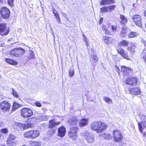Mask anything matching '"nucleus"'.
I'll use <instances>...</instances> for the list:
<instances>
[{
	"instance_id": "nucleus-59",
	"label": "nucleus",
	"mask_w": 146,
	"mask_h": 146,
	"mask_svg": "<svg viewBox=\"0 0 146 146\" xmlns=\"http://www.w3.org/2000/svg\"><path fill=\"white\" fill-rule=\"evenodd\" d=\"M1 124V123L0 122V125Z\"/></svg>"
},
{
	"instance_id": "nucleus-26",
	"label": "nucleus",
	"mask_w": 146,
	"mask_h": 146,
	"mask_svg": "<svg viewBox=\"0 0 146 146\" xmlns=\"http://www.w3.org/2000/svg\"><path fill=\"white\" fill-rule=\"evenodd\" d=\"M120 22L122 25H125L127 22V19L123 15L120 14Z\"/></svg>"
},
{
	"instance_id": "nucleus-38",
	"label": "nucleus",
	"mask_w": 146,
	"mask_h": 146,
	"mask_svg": "<svg viewBox=\"0 0 146 146\" xmlns=\"http://www.w3.org/2000/svg\"><path fill=\"white\" fill-rule=\"evenodd\" d=\"M92 61L94 62H96L98 61V58L96 55H93L92 57Z\"/></svg>"
},
{
	"instance_id": "nucleus-2",
	"label": "nucleus",
	"mask_w": 146,
	"mask_h": 146,
	"mask_svg": "<svg viewBox=\"0 0 146 146\" xmlns=\"http://www.w3.org/2000/svg\"><path fill=\"white\" fill-rule=\"evenodd\" d=\"M25 52V50L19 48H14L10 52L9 54L13 57L20 58L22 57L23 54Z\"/></svg>"
},
{
	"instance_id": "nucleus-32",
	"label": "nucleus",
	"mask_w": 146,
	"mask_h": 146,
	"mask_svg": "<svg viewBox=\"0 0 146 146\" xmlns=\"http://www.w3.org/2000/svg\"><path fill=\"white\" fill-rule=\"evenodd\" d=\"M108 12H110L113 10L115 7V5H112L107 7Z\"/></svg>"
},
{
	"instance_id": "nucleus-51",
	"label": "nucleus",
	"mask_w": 146,
	"mask_h": 146,
	"mask_svg": "<svg viewBox=\"0 0 146 146\" xmlns=\"http://www.w3.org/2000/svg\"><path fill=\"white\" fill-rule=\"evenodd\" d=\"M103 19L102 18H101L100 20L99 23L100 24L103 21Z\"/></svg>"
},
{
	"instance_id": "nucleus-47",
	"label": "nucleus",
	"mask_w": 146,
	"mask_h": 146,
	"mask_svg": "<svg viewBox=\"0 0 146 146\" xmlns=\"http://www.w3.org/2000/svg\"><path fill=\"white\" fill-rule=\"evenodd\" d=\"M52 11H53V13L54 14H56L57 13H58V12L55 9H52Z\"/></svg>"
},
{
	"instance_id": "nucleus-28",
	"label": "nucleus",
	"mask_w": 146,
	"mask_h": 146,
	"mask_svg": "<svg viewBox=\"0 0 146 146\" xmlns=\"http://www.w3.org/2000/svg\"><path fill=\"white\" fill-rule=\"evenodd\" d=\"M41 142L40 141H33L30 144V146H40Z\"/></svg>"
},
{
	"instance_id": "nucleus-37",
	"label": "nucleus",
	"mask_w": 146,
	"mask_h": 146,
	"mask_svg": "<svg viewBox=\"0 0 146 146\" xmlns=\"http://www.w3.org/2000/svg\"><path fill=\"white\" fill-rule=\"evenodd\" d=\"M104 100L107 103H110L112 101V100L107 97H104L103 98Z\"/></svg>"
},
{
	"instance_id": "nucleus-6",
	"label": "nucleus",
	"mask_w": 146,
	"mask_h": 146,
	"mask_svg": "<svg viewBox=\"0 0 146 146\" xmlns=\"http://www.w3.org/2000/svg\"><path fill=\"white\" fill-rule=\"evenodd\" d=\"M0 13L2 17L4 19H7L9 18L10 11L7 7H3L1 8Z\"/></svg>"
},
{
	"instance_id": "nucleus-57",
	"label": "nucleus",
	"mask_w": 146,
	"mask_h": 146,
	"mask_svg": "<svg viewBox=\"0 0 146 146\" xmlns=\"http://www.w3.org/2000/svg\"><path fill=\"white\" fill-rule=\"evenodd\" d=\"M1 137V135L0 134V138Z\"/></svg>"
},
{
	"instance_id": "nucleus-52",
	"label": "nucleus",
	"mask_w": 146,
	"mask_h": 146,
	"mask_svg": "<svg viewBox=\"0 0 146 146\" xmlns=\"http://www.w3.org/2000/svg\"><path fill=\"white\" fill-rule=\"evenodd\" d=\"M85 41L86 42V45L87 46H89V44H88V43H87V42H88V39H86L85 40Z\"/></svg>"
},
{
	"instance_id": "nucleus-54",
	"label": "nucleus",
	"mask_w": 146,
	"mask_h": 146,
	"mask_svg": "<svg viewBox=\"0 0 146 146\" xmlns=\"http://www.w3.org/2000/svg\"><path fill=\"white\" fill-rule=\"evenodd\" d=\"M144 15L146 17V9L144 12Z\"/></svg>"
},
{
	"instance_id": "nucleus-8",
	"label": "nucleus",
	"mask_w": 146,
	"mask_h": 146,
	"mask_svg": "<svg viewBox=\"0 0 146 146\" xmlns=\"http://www.w3.org/2000/svg\"><path fill=\"white\" fill-rule=\"evenodd\" d=\"M78 129V127H75L71 128L68 133L69 137L73 140H75L77 137L76 132Z\"/></svg>"
},
{
	"instance_id": "nucleus-13",
	"label": "nucleus",
	"mask_w": 146,
	"mask_h": 146,
	"mask_svg": "<svg viewBox=\"0 0 146 146\" xmlns=\"http://www.w3.org/2000/svg\"><path fill=\"white\" fill-rule=\"evenodd\" d=\"M15 125L17 127V128L20 130L29 128L31 126V124H23L18 123H15Z\"/></svg>"
},
{
	"instance_id": "nucleus-35",
	"label": "nucleus",
	"mask_w": 146,
	"mask_h": 146,
	"mask_svg": "<svg viewBox=\"0 0 146 146\" xmlns=\"http://www.w3.org/2000/svg\"><path fill=\"white\" fill-rule=\"evenodd\" d=\"M100 10L101 11L100 12H101L102 13H104L105 12H108L107 7H103L102 8H101Z\"/></svg>"
},
{
	"instance_id": "nucleus-17",
	"label": "nucleus",
	"mask_w": 146,
	"mask_h": 146,
	"mask_svg": "<svg viewBox=\"0 0 146 146\" xmlns=\"http://www.w3.org/2000/svg\"><path fill=\"white\" fill-rule=\"evenodd\" d=\"M65 133L66 129L64 127L61 126L58 128V136L63 137L64 136Z\"/></svg>"
},
{
	"instance_id": "nucleus-15",
	"label": "nucleus",
	"mask_w": 146,
	"mask_h": 146,
	"mask_svg": "<svg viewBox=\"0 0 146 146\" xmlns=\"http://www.w3.org/2000/svg\"><path fill=\"white\" fill-rule=\"evenodd\" d=\"M68 123L70 125H76L79 122V119L77 117L74 116L70 118L68 121Z\"/></svg>"
},
{
	"instance_id": "nucleus-12",
	"label": "nucleus",
	"mask_w": 146,
	"mask_h": 146,
	"mask_svg": "<svg viewBox=\"0 0 146 146\" xmlns=\"http://www.w3.org/2000/svg\"><path fill=\"white\" fill-rule=\"evenodd\" d=\"M132 19L136 25L140 27L142 26V21L140 15H135L133 16Z\"/></svg>"
},
{
	"instance_id": "nucleus-46",
	"label": "nucleus",
	"mask_w": 146,
	"mask_h": 146,
	"mask_svg": "<svg viewBox=\"0 0 146 146\" xmlns=\"http://www.w3.org/2000/svg\"><path fill=\"white\" fill-rule=\"evenodd\" d=\"M141 119L143 121H145L146 120V116L144 115H142L141 116Z\"/></svg>"
},
{
	"instance_id": "nucleus-39",
	"label": "nucleus",
	"mask_w": 146,
	"mask_h": 146,
	"mask_svg": "<svg viewBox=\"0 0 146 146\" xmlns=\"http://www.w3.org/2000/svg\"><path fill=\"white\" fill-rule=\"evenodd\" d=\"M74 74V70L73 69H70L69 70V76L71 77H72L73 76Z\"/></svg>"
},
{
	"instance_id": "nucleus-44",
	"label": "nucleus",
	"mask_w": 146,
	"mask_h": 146,
	"mask_svg": "<svg viewBox=\"0 0 146 146\" xmlns=\"http://www.w3.org/2000/svg\"><path fill=\"white\" fill-rule=\"evenodd\" d=\"M115 70L119 74L120 73V70L119 67L117 65L115 66Z\"/></svg>"
},
{
	"instance_id": "nucleus-49",
	"label": "nucleus",
	"mask_w": 146,
	"mask_h": 146,
	"mask_svg": "<svg viewBox=\"0 0 146 146\" xmlns=\"http://www.w3.org/2000/svg\"><path fill=\"white\" fill-rule=\"evenodd\" d=\"M104 31H105V33L106 35H109L110 33V32L107 29H105Z\"/></svg>"
},
{
	"instance_id": "nucleus-5",
	"label": "nucleus",
	"mask_w": 146,
	"mask_h": 146,
	"mask_svg": "<svg viewBox=\"0 0 146 146\" xmlns=\"http://www.w3.org/2000/svg\"><path fill=\"white\" fill-rule=\"evenodd\" d=\"M112 137L113 140L115 142H120L122 139L123 136L121 133L119 131L116 130L113 132Z\"/></svg>"
},
{
	"instance_id": "nucleus-50",
	"label": "nucleus",
	"mask_w": 146,
	"mask_h": 146,
	"mask_svg": "<svg viewBox=\"0 0 146 146\" xmlns=\"http://www.w3.org/2000/svg\"><path fill=\"white\" fill-rule=\"evenodd\" d=\"M137 5H138L137 4L134 3L133 4V6L134 7V8H135L137 6Z\"/></svg>"
},
{
	"instance_id": "nucleus-30",
	"label": "nucleus",
	"mask_w": 146,
	"mask_h": 146,
	"mask_svg": "<svg viewBox=\"0 0 146 146\" xmlns=\"http://www.w3.org/2000/svg\"><path fill=\"white\" fill-rule=\"evenodd\" d=\"M139 35V34L137 33L132 32L129 34L128 36L129 38H133L138 36Z\"/></svg>"
},
{
	"instance_id": "nucleus-31",
	"label": "nucleus",
	"mask_w": 146,
	"mask_h": 146,
	"mask_svg": "<svg viewBox=\"0 0 146 146\" xmlns=\"http://www.w3.org/2000/svg\"><path fill=\"white\" fill-rule=\"evenodd\" d=\"M12 94L16 98H19V96L16 90H15L13 88L12 89Z\"/></svg>"
},
{
	"instance_id": "nucleus-33",
	"label": "nucleus",
	"mask_w": 146,
	"mask_h": 146,
	"mask_svg": "<svg viewBox=\"0 0 146 146\" xmlns=\"http://www.w3.org/2000/svg\"><path fill=\"white\" fill-rule=\"evenodd\" d=\"M103 136L104 138L106 139H110L112 137L110 134L106 133L104 134Z\"/></svg>"
},
{
	"instance_id": "nucleus-41",
	"label": "nucleus",
	"mask_w": 146,
	"mask_h": 146,
	"mask_svg": "<svg viewBox=\"0 0 146 146\" xmlns=\"http://www.w3.org/2000/svg\"><path fill=\"white\" fill-rule=\"evenodd\" d=\"M54 15L56 17V18L58 20L59 23H60V20L58 13L56 14H54Z\"/></svg>"
},
{
	"instance_id": "nucleus-22",
	"label": "nucleus",
	"mask_w": 146,
	"mask_h": 146,
	"mask_svg": "<svg viewBox=\"0 0 146 146\" xmlns=\"http://www.w3.org/2000/svg\"><path fill=\"white\" fill-rule=\"evenodd\" d=\"M118 53L120 54L124 58L127 60H129L127 55L124 53L123 50L122 48H119L117 50Z\"/></svg>"
},
{
	"instance_id": "nucleus-48",
	"label": "nucleus",
	"mask_w": 146,
	"mask_h": 146,
	"mask_svg": "<svg viewBox=\"0 0 146 146\" xmlns=\"http://www.w3.org/2000/svg\"><path fill=\"white\" fill-rule=\"evenodd\" d=\"M111 28L113 31H115L117 27L115 26L112 25Z\"/></svg>"
},
{
	"instance_id": "nucleus-36",
	"label": "nucleus",
	"mask_w": 146,
	"mask_h": 146,
	"mask_svg": "<svg viewBox=\"0 0 146 146\" xmlns=\"http://www.w3.org/2000/svg\"><path fill=\"white\" fill-rule=\"evenodd\" d=\"M127 49L132 54H134L135 52V50L134 48L133 47H128L127 48Z\"/></svg>"
},
{
	"instance_id": "nucleus-11",
	"label": "nucleus",
	"mask_w": 146,
	"mask_h": 146,
	"mask_svg": "<svg viewBox=\"0 0 146 146\" xmlns=\"http://www.w3.org/2000/svg\"><path fill=\"white\" fill-rule=\"evenodd\" d=\"M16 138V137L13 135H9L6 141L7 145L9 146H13L16 144L15 140Z\"/></svg>"
},
{
	"instance_id": "nucleus-55",
	"label": "nucleus",
	"mask_w": 146,
	"mask_h": 146,
	"mask_svg": "<svg viewBox=\"0 0 146 146\" xmlns=\"http://www.w3.org/2000/svg\"><path fill=\"white\" fill-rule=\"evenodd\" d=\"M143 136H145V133H144L143 134Z\"/></svg>"
},
{
	"instance_id": "nucleus-45",
	"label": "nucleus",
	"mask_w": 146,
	"mask_h": 146,
	"mask_svg": "<svg viewBox=\"0 0 146 146\" xmlns=\"http://www.w3.org/2000/svg\"><path fill=\"white\" fill-rule=\"evenodd\" d=\"M35 104L38 107H41V105L40 102H37L35 103Z\"/></svg>"
},
{
	"instance_id": "nucleus-53",
	"label": "nucleus",
	"mask_w": 146,
	"mask_h": 146,
	"mask_svg": "<svg viewBox=\"0 0 146 146\" xmlns=\"http://www.w3.org/2000/svg\"><path fill=\"white\" fill-rule=\"evenodd\" d=\"M144 45H145V48H146V42H144Z\"/></svg>"
},
{
	"instance_id": "nucleus-1",
	"label": "nucleus",
	"mask_w": 146,
	"mask_h": 146,
	"mask_svg": "<svg viewBox=\"0 0 146 146\" xmlns=\"http://www.w3.org/2000/svg\"><path fill=\"white\" fill-rule=\"evenodd\" d=\"M91 129L98 133H100L104 131L107 128V125L100 121L95 122L91 125Z\"/></svg>"
},
{
	"instance_id": "nucleus-10",
	"label": "nucleus",
	"mask_w": 146,
	"mask_h": 146,
	"mask_svg": "<svg viewBox=\"0 0 146 146\" xmlns=\"http://www.w3.org/2000/svg\"><path fill=\"white\" fill-rule=\"evenodd\" d=\"M125 92L127 93H130L134 95H139L141 93L140 90L138 88H128L125 89Z\"/></svg>"
},
{
	"instance_id": "nucleus-20",
	"label": "nucleus",
	"mask_w": 146,
	"mask_h": 146,
	"mask_svg": "<svg viewBox=\"0 0 146 146\" xmlns=\"http://www.w3.org/2000/svg\"><path fill=\"white\" fill-rule=\"evenodd\" d=\"M103 39L104 42L106 44H110L111 43L114 41V40L112 38L106 36H104Z\"/></svg>"
},
{
	"instance_id": "nucleus-19",
	"label": "nucleus",
	"mask_w": 146,
	"mask_h": 146,
	"mask_svg": "<svg viewBox=\"0 0 146 146\" xmlns=\"http://www.w3.org/2000/svg\"><path fill=\"white\" fill-rule=\"evenodd\" d=\"M138 127L139 131L143 133V130L146 127V121H143L140 123L138 122Z\"/></svg>"
},
{
	"instance_id": "nucleus-3",
	"label": "nucleus",
	"mask_w": 146,
	"mask_h": 146,
	"mask_svg": "<svg viewBox=\"0 0 146 146\" xmlns=\"http://www.w3.org/2000/svg\"><path fill=\"white\" fill-rule=\"evenodd\" d=\"M40 135L39 131L36 130H31L26 132L23 135L25 137L35 139L38 137Z\"/></svg>"
},
{
	"instance_id": "nucleus-25",
	"label": "nucleus",
	"mask_w": 146,
	"mask_h": 146,
	"mask_svg": "<svg viewBox=\"0 0 146 146\" xmlns=\"http://www.w3.org/2000/svg\"><path fill=\"white\" fill-rule=\"evenodd\" d=\"M5 61L7 62L12 65H16L18 64V62L16 61L9 58L6 59Z\"/></svg>"
},
{
	"instance_id": "nucleus-58",
	"label": "nucleus",
	"mask_w": 146,
	"mask_h": 146,
	"mask_svg": "<svg viewBox=\"0 0 146 146\" xmlns=\"http://www.w3.org/2000/svg\"><path fill=\"white\" fill-rule=\"evenodd\" d=\"M145 27L146 28V23L145 24Z\"/></svg>"
},
{
	"instance_id": "nucleus-16",
	"label": "nucleus",
	"mask_w": 146,
	"mask_h": 146,
	"mask_svg": "<svg viewBox=\"0 0 146 146\" xmlns=\"http://www.w3.org/2000/svg\"><path fill=\"white\" fill-rule=\"evenodd\" d=\"M60 122L59 121L57 122L55 119H53L49 121V123L48 127L51 129L56 127L57 125L60 124Z\"/></svg>"
},
{
	"instance_id": "nucleus-29",
	"label": "nucleus",
	"mask_w": 146,
	"mask_h": 146,
	"mask_svg": "<svg viewBox=\"0 0 146 146\" xmlns=\"http://www.w3.org/2000/svg\"><path fill=\"white\" fill-rule=\"evenodd\" d=\"M129 42L125 40H123L119 43V45L120 46H127L129 44Z\"/></svg>"
},
{
	"instance_id": "nucleus-34",
	"label": "nucleus",
	"mask_w": 146,
	"mask_h": 146,
	"mask_svg": "<svg viewBox=\"0 0 146 146\" xmlns=\"http://www.w3.org/2000/svg\"><path fill=\"white\" fill-rule=\"evenodd\" d=\"M19 107V105L18 104L15 102L13 104V110H15L18 108Z\"/></svg>"
},
{
	"instance_id": "nucleus-23",
	"label": "nucleus",
	"mask_w": 146,
	"mask_h": 146,
	"mask_svg": "<svg viewBox=\"0 0 146 146\" xmlns=\"http://www.w3.org/2000/svg\"><path fill=\"white\" fill-rule=\"evenodd\" d=\"M35 55L33 51L31 50H29V54L27 57V61H29L32 59H35Z\"/></svg>"
},
{
	"instance_id": "nucleus-4",
	"label": "nucleus",
	"mask_w": 146,
	"mask_h": 146,
	"mask_svg": "<svg viewBox=\"0 0 146 146\" xmlns=\"http://www.w3.org/2000/svg\"><path fill=\"white\" fill-rule=\"evenodd\" d=\"M21 115L24 117H31L33 115V112L31 109L24 108L21 111Z\"/></svg>"
},
{
	"instance_id": "nucleus-21",
	"label": "nucleus",
	"mask_w": 146,
	"mask_h": 146,
	"mask_svg": "<svg viewBox=\"0 0 146 146\" xmlns=\"http://www.w3.org/2000/svg\"><path fill=\"white\" fill-rule=\"evenodd\" d=\"M114 0H102L100 2L101 5H107L109 4L115 3Z\"/></svg>"
},
{
	"instance_id": "nucleus-42",
	"label": "nucleus",
	"mask_w": 146,
	"mask_h": 146,
	"mask_svg": "<svg viewBox=\"0 0 146 146\" xmlns=\"http://www.w3.org/2000/svg\"><path fill=\"white\" fill-rule=\"evenodd\" d=\"M1 132L6 134L8 132V130L4 128L1 130Z\"/></svg>"
},
{
	"instance_id": "nucleus-24",
	"label": "nucleus",
	"mask_w": 146,
	"mask_h": 146,
	"mask_svg": "<svg viewBox=\"0 0 146 146\" xmlns=\"http://www.w3.org/2000/svg\"><path fill=\"white\" fill-rule=\"evenodd\" d=\"M127 30L126 27L125 26H123L121 29V31L120 36L121 37H124L126 35Z\"/></svg>"
},
{
	"instance_id": "nucleus-7",
	"label": "nucleus",
	"mask_w": 146,
	"mask_h": 146,
	"mask_svg": "<svg viewBox=\"0 0 146 146\" xmlns=\"http://www.w3.org/2000/svg\"><path fill=\"white\" fill-rule=\"evenodd\" d=\"M83 135L85 136V138L88 143H92L94 142V137L92 134L86 132L84 133Z\"/></svg>"
},
{
	"instance_id": "nucleus-56",
	"label": "nucleus",
	"mask_w": 146,
	"mask_h": 146,
	"mask_svg": "<svg viewBox=\"0 0 146 146\" xmlns=\"http://www.w3.org/2000/svg\"><path fill=\"white\" fill-rule=\"evenodd\" d=\"M2 0H0V3H2Z\"/></svg>"
},
{
	"instance_id": "nucleus-40",
	"label": "nucleus",
	"mask_w": 146,
	"mask_h": 146,
	"mask_svg": "<svg viewBox=\"0 0 146 146\" xmlns=\"http://www.w3.org/2000/svg\"><path fill=\"white\" fill-rule=\"evenodd\" d=\"M14 1V0H8V3L11 6H13V2Z\"/></svg>"
},
{
	"instance_id": "nucleus-43",
	"label": "nucleus",
	"mask_w": 146,
	"mask_h": 146,
	"mask_svg": "<svg viewBox=\"0 0 146 146\" xmlns=\"http://www.w3.org/2000/svg\"><path fill=\"white\" fill-rule=\"evenodd\" d=\"M142 53L143 54L145 53V54L143 56V58L146 63V50H143L142 51Z\"/></svg>"
},
{
	"instance_id": "nucleus-18",
	"label": "nucleus",
	"mask_w": 146,
	"mask_h": 146,
	"mask_svg": "<svg viewBox=\"0 0 146 146\" xmlns=\"http://www.w3.org/2000/svg\"><path fill=\"white\" fill-rule=\"evenodd\" d=\"M121 70L123 74L124 75H127L129 72H132V70L130 68L123 66L121 67Z\"/></svg>"
},
{
	"instance_id": "nucleus-14",
	"label": "nucleus",
	"mask_w": 146,
	"mask_h": 146,
	"mask_svg": "<svg viewBox=\"0 0 146 146\" xmlns=\"http://www.w3.org/2000/svg\"><path fill=\"white\" fill-rule=\"evenodd\" d=\"M125 82L127 84L133 85L137 83V79L135 78L129 77L126 80Z\"/></svg>"
},
{
	"instance_id": "nucleus-27",
	"label": "nucleus",
	"mask_w": 146,
	"mask_h": 146,
	"mask_svg": "<svg viewBox=\"0 0 146 146\" xmlns=\"http://www.w3.org/2000/svg\"><path fill=\"white\" fill-rule=\"evenodd\" d=\"M88 122V120L86 118H83L81 119L80 121V125L81 126H84L86 125Z\"/></svg>"
},
{
	"instance_id": "nucleus-9",
	"label": "nucleus",
	"mask_w": 146,
	"mask_h": 146,
	"mask_svg": "<svg viewBox=\"0 0 146 146\" xmlns=\"http://www.w3.org/2000/svg\"><path fill=\"white\" fill-rule=\"evenodd\" d=\"M9 29L7 28L5 23H0V33L1 35H6L9 33Z\"/></svg>"
}]
</instances>
